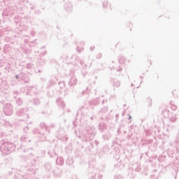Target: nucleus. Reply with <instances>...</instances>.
<instances>
[{"label": "nucleus", "instance_id": "nucleus-10", "mask_svg": "<svg viewBox=\"0 0 179 179\" xmlns=\"http://www.w3.org/2000/svg\"><path fill=\"white\" fill-rule=\"evenodd\" d=\"M15 103L17 106H19L20 107L21 106H23V99L22 98H17L15 100Z\"/></svg>", "mask_w": 179, "mask_h": 179}, {"label": "nucleus", "instance_id": "nucleus-3", "mask_svg": "<svg viewBox=\"0 0 179 179\" xmlns=\"http://www.w3.org/2000/svg\"><path fill=\"white\" fill-rule=\"evenodd\" d=\"M3 113L5 115L9 116L13 114V106L10 103H6L3 106Z\"/></svg>", "mask_w": 179, "mask_h": 179}, {"label": "nucleus", "instance_id": "nucleus-21", "mask_svg": "<svg viewBox=\"0 0 179 179\" xmlns=\"http://www.w3.org/2000/svg\"><path fill=\"white\" fill-rule=\"evenodd\" d=\"M0 83H6V82L3 80H2V78H0Z\"/></svg>", "mask_w": 179, "mask_h": 179}, {"label": "nucleus", "instance_id": "nucleus-15", "mask_svg": "<svg viewBox=\"0 0 179 179\" xmlns=\"http://www.w3.org/2000/svg\"><path fill=\"white\" fill-rule=\"evenodd\" d=\"M4 127H7V128H12V124L8 121H6L4 122Z\"/></svg>", "mask_w": 179, "mask_h": 179}, {"label": "nucleus", "instance_id": "nucleus-31", "mask_svg": "<svg viewBox=\"0 0 179 179\" xmlns=\"http://www.w3.org/2000/svg\"><path fill=\"white\" fill-rule=\"evenodd\" d=\"M8 37H6V38H5V41H8Z\"/></svg>", "mask_w": 179, "mask_h": 179}, {"label": "nucleus", "instance_id": "nucleus-35", "mask_svg": "<svg viewBox=\"0 0 179 179\" xmlns=\"http://www.w3.org/2000/svg\"><path fill=\"white\" fill-rule=\"evenodd\" d=\"M15 23H17V22L16 20H15Z\"/></svg>", "mask_w": 179, "mask_h": 179}, {"label": "nucleus", "instance_id": "nucleus-24", "mask_svg": "<svg viewBox=\"0 0 179 179\" xmlns=\"http://www.w3.org/2000/svg\"><path fill=\"white\" fill-rule=\"evenodd\" d=\"M117 72H121L122 71V69L121 67H119V69H117Z\"/></svg>", "mask_w": 179, "mask_h": 179}, {"label": "nucleus", "instance_id": "nucleus-18", "mask_svg": "<svg viewBox=\"0 0 179 179\" xmlns=\"http://www.w3.org/2000/svg\"><path fill=\"white\" fill-rule=\"evenodd\" d=\"M32 67H33V64L31 63L27 64V66H26L27 69H31Z\"/></svg>", "mask_w": 179, "mask_h": 179}, {"label": "nucleus", "instance_id": "nucleus-6", "mask_svg": "<svg viewBox=\"0 0 179 179\" xmlns=\"http://www.w3.org/2000/svg\"><path fill=\"white\" fill-rule=\"evenodd\" d=\"M31 94V95H33V94H37V89L36 88V87H29L27 88V94Z\"/></svg>", "mask_w": 179, "mask_h": 179}, {"label": "nucleus", "instance_id": "nucleus-19", "mask_svg": "<svg viewBox=\"0 0 179 179\" xmlns=\"http://www.w3.org/2000/svg\"><path fill=\"white\" fill-rule=\"evenodd\" d=\"M115 179H122V176L117 175L115 176Z\"/></svg>", "mask_w": 179, "mask_h": 179}, {"label": "nucleus", "instance_id": "nucleus-26", "mask_svg": "<svg viewBox=\"0 0 179 179\" xmlns=\"http://www.w3.org/2000/svg\"><path fill=\"white\" fill-rule=\"evenodd\" d=\"M57 82V78L55 77V79L52 80V83H55Z\"/></svg>", "mask_w": 179, "mask_h": 179}, {"label": "nucleus", "instance_id": "nucleus-7", "mask_svg": "<svg viewBox=\"0 0 179 179\" xmlns=\"http://www.w3.org/2000/svg\"><path fill=\"white\" fill-rule=\"evenodd\" d=\"M3 51L4 54H9L12 51V47H10V45L7 44L3 47Z\"/></svg>", "mask_w": 179, "mask_h": 179}, {"label": "nucleus", "instance_id": "nucleus-14", "mask_svg": "<svg viewBox=\"0 0 179 179\" xmlns=\"http://www.w3.org/2000/svg\"><path fill=\"white\" fill-rule=\"evenodd\" d=\"M28 138L29 137L27 136H22L20 137V141H21V142H27Z\"/></svg>", "mask_w": 179, "mask_h": 179}, {"label": "nucleus", "instance_id": "nucleus-34", "mask_svg": "<svg viewBox=\"0 0 179 179\" xmlns=\"http://www.w3.org/2000/svg\"><path fill=\"white\" fill-rule=\"evenodd\" d=\"M14 20H16V17H14Z\"/></svg>", "mask_w": 179, "mask_h": 179}, {"label": "nucleus", "instance_id": "nucleus-4", "mask_svg": "<svg viewBox=\"0 0 179 179\" xmlns=\"http://www.w3.org/2000/svg\"><path fill=\"white\" fill-rule=\"evenodd\" d=\"M29 108H20L16 111L17 117H26L29 120Z\"/></svg>", "mask_w": 179, "mask_h": 179}, {"label": "nucleus", "instance_id": "nucleus-29", "mask_svg": "<svg viewBox=\"0 0 179 179\" xmlns=\"http://www.w3.org/2000/svg\"><path fill=\"white\" fill-rule=\"evenodd\" d=\"M1 104H5V101L4 100L1 101Z\"/></svg>", "mask_w": 179, "mask_h": 179}, {"label": "nucleus", "instance_id": "nucleus-32", "mask_svg": "<svg viewBox=\"0 0 179 179\" xmlns=\"http://www.w3.org/2000/svg\"><path fill=\"white\" fill-rule=\"evenodd\" d=\"M131 118H132V117L131 115L129 116V120H131Z\"/></svg>", "mask_w": 179, "mask_h": 179}, {"label": "nucleus", "instance_id": "nucleus-30", "mask_svg": "<svg viewBox=\"0 0 179 179\" xmlns=\"http://www.w3.org/2000/svg\"><path fill=\"white\" fill-rule=\"evenodd\" d=\"M103 6H105L104 5H107V1L103 2Z\"/></svg>", "mask_w": 179, "mask_h": 179}, {"label": "nucleus", "instance_id": "nucleus-5", "mask_svg": "<svg viewBox=\"0 0 179 179\" xmlns=\"http://www.w3.org/2000/svg\"><path fill=\"white\" fill-rule=\"evenodd\" d=\"M17 12V10H13L10 7H8L3 10L2 15L4 17H6L8 16H14V15H16Z\"/></svg>", "mask_w": 179, "mask_h": 179}, {"label": "nucleus", "instance_id": "nucleus-27", "mask_svg": "<svg viewBox=\"0 0 179 179\" xmlns=\"http://www.w3.org/2000/svg\"><path fill=\"white\" fill-rule=\"evenodd\" d=\"M90 50H91V51H93V50H94V46L91 47Z\"/></svg>", "mask_w": 179, "mask_h": 179}, {"label": "nucleus", "instance_id": "nucleus-23", "mask_svg": "<svg viewBox=\"0 0 179 179\" xmlns=\"http://www.w3.org/2000/svg\"><path fill=\"white\" fill-rule=\"evenodd\" d=\"M31 36H32V37H34V36H36V32L32 31Z\"/></svg>", "mask_w": 179, "mask_h": 179}, {"label": "nucleus", "instance_id": "nucleus-17", "mask_svg": "<svg viewBox=\"0 0 179 179\" xmlns=\"http://www.w3.org/2000/svg\"><path fill=\"white\" fill-rule=\"evenodd\" d=\"M67 12H71L72 10V4L69 3V8L66 6Z\"/></svg>", "mask_w": 179, "mask_h": 179}, {"label": "nucleus", "instance_id": "nucleus-12", "mask_svg": "<svg viewBox=\"0 0 179 179\" xmlns=\"http://www.w3.org/2000/svg\"><path fill=\"white\" fill-rule=\"evenodd\" d=\"M57 103L59 106H62L63 108L65 107V102L62 99H57Z\"/></svg>", "mask_w": 179, "mask_h": 179}, {"label": "nucleus", "instance_id": "nucleus-28", "mask_svg": "<svg viewBox=\"0 0 179 179\" xmlns=\"http://www.w3.org/2000/svg\"><path fill=\"white\" fill-rule=\"evenodd\" d=\"M24 83H29V80H24Z\"/></svg>", "mask_w": 179, "mask_h": 179}, {"label": "nucleus", "instance_id": "nucleus-11", "mask_svg": "<svg viewBox=\"0 0 179 179\" xmlns=\"http://www.w3.org/2000/svg\"><path fill=\"white\" fill-rule=\"evenodd\" d=\"M86 131L88 135H93V132H94V129L92 127H87Z\"/></svg>", "mask_w": 179, "mask_h": 179}, {"label": "nucleus", "instance_id": "nucleus-33", "mask_svg": "<svg viewBox=\"0 0 179 179\" xmlns=\"http://www.w3.org/2000/svg\"><path fill=\"white\" fill-rule=\"evenodd\" d=\"M38 72H39V73L41 72V70H38Z\"/></svg>", "mask_w": 179, "mask_h": 179}, {"label": "nucleus", "instance_id": "nucleus-8", "mask_svg": "<svg viewBox=\"0 0 179 179\" xmlns=\"http://www.w3.org/2000/svg\"><path fill=\"white\" fill-rule=\"evenodd\" d=\"M76 83H78V80L76 79V78L73 77L71 79L69 80V85L70 86H73L74 85H76Z\"/></svg>", "mask_w": 179, "mask_h": 179}, {"label": "nucleus", "instance_id": "nucleus-9", "mask_svg": "<svg viewBox=\"0 0 179 179\" xmlns=\"http://www.w3.org/2000/svg\"><path fill=\"white\" fill-rule=\"evenodd\" d=\"M169 121H171V122H176V121H177V115L172 113L171 116L169 117Z\"/></svg>", "mask_w": 179, "mask_h": 179}, {"label": "nucleus", "instance_id": "nucleus-36", "mask_svg": "<svg viewBox=\"0 0 179 179\" xmlns=\"http://www.w3.org/2000/svg\"><path fill=\"white\" fill-rule=\"evenodd\" d=\"M29 142H31V140H29Z\"/></svg>", "mask_w": 179, "mask_h": 179}, {"label": "nucleus", "instance_id": "nucleus-13", "mask_svg": "<svg viewBox=\"0 0 179 179\" xmlns=\"http://www.w3.org/2000/svg\"><path fill=\"white\" fill-rule=\"evenodd\" d=\"M32 103H33V104H34V106H38V104H40V99H34L32 100Z\"/></svg>", "mask_w": 179, "mask_h": 179}, {"label": "nucleus", "instance_id": "nucleus-25", "mask_svg": "<svg viewBox=\"0 0 179 179\" xmlns=\"http://www.w3.org/2000/svg\"><path fill=\"white\" fill-rule=\"evenodd\" d=\"M5 69H10V64H8V66L6 67Z\"/></svg>", "mask_w": 179, "mask_h": 179}, {"label": "nucleus", "instance_id": "nucleus-22", "mask_svg": "<svg viewBox=\"0 0 179 179\" xmlns=\"http://www.w3.org/2000/svg\"><path fill=\"white\" fill-rule=\"evenodd\" d=\"M20 78L22 79V77H20V76L15 75V78L16 79H20Z\"/></svg>", "mask_w": 179, "mask_h": 179}, {"label": "nucleus", "instance_id": "nucleus-1", "mask_svg": "<svg viewBox=\"0 0 179 179\" xmlns=\"http://www.w3.org/2000/svg\"><path fill=\"white\" fill-rule=\"evenodd\" d=\"M15 148H16V146L14 145L13 143L3 141L0 146V150L2 152V156L10 155L12 152L15 151Z\"/></svg>", "mask_w": 179, "mask_h": 179}, {"label": "nucleus", "instance_id": "nucleus-16", "mask_svg": "<svg viewBox=\"0 0 179 179\" xmlns=\"http://www.w3.org/2000/svg\"><path fill=\"white\" fill-rule=\"evenodd\" d=\"M113 85L115 87H120V86H121V83L120 81H115Z\"/></svg>", "mask_w": 179, "mask_h": 179}, {"label": "nucleus", "instance_id": "nucleus-2", "mask_svg": "<svg viewBox=\"0 0 179 179\" xmlns=\"http://www.w3.org/2000/svg\"><path fill=\"white\" fill-rule=\"evenodd\" d=\"M39 128H35L33 130L34 134H38L39 135H41L44 139L45 138V134L44 132V129H45V122H41L39 124Z\"/></svg>", "mask_w": 179, "mask_h": 179}, {"label": "nucleus", "instance_id": "nucleus-37", "mask_svg": "<svg viewBox=\"0 0 179 179\" xmlns=\"http://www.w3.org/2000/svg\"><path fill=\"white\" fill-rule=\"evenodd\" d=\"M0 76H1V73H0Z\"/></svg>", "mask_w": 179, "mask_h": 179}, {"label": "nucleus", "instance_id": "nucleus-20", "mask_svg": "<svg viewBox=\"0 0 179 179\" xmlns=\"http://www.w3.org/2000/svg\"><path fill=\"white\" fill-rule=\"evenodd\" d=\"M23 130H24V132L27 133V131H29V127L27 126V127H24Z\"/></svg>", "mask_w": 179, "mask_h": 179}]
</instances>
